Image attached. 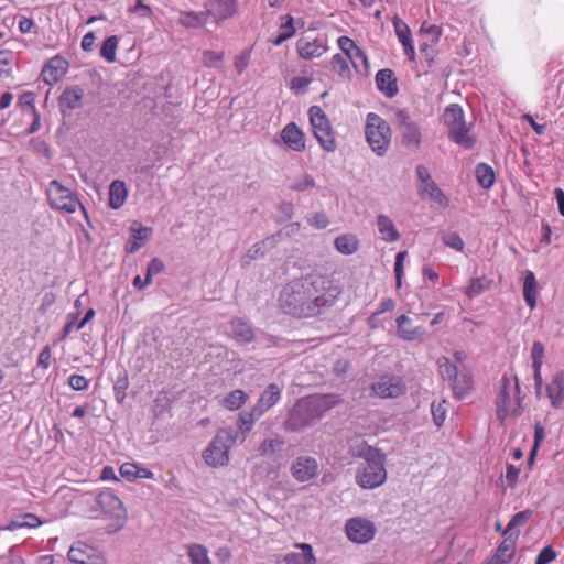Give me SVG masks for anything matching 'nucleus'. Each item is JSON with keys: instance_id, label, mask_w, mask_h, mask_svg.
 <instances>
[{"instance_id": "23", "label": "nucleus", "mask_w": 564, "mask_h": 564, "mask_svg": "<svg viewBox=\"0 0 564 564\" xmlns=\"http://www.w3.org/2000/svg\"><path fill=\"white\" fill-rule=\"evenodd\" d=\"M281 139L295 152H302L305 150L304 133L295 122H290L282 129Z\"/></svg>"}, {"instance_id": "61", "label": "nucleus", "mask_w": 564, "mask_h": 564, "mask_svg": "<svg viewBox=\"0 0 564 564\" xmlns=\"http://www.w3.org/2000/svg\"><path fill=\"white\" fill-rule=\"evenodd\" d=\"M51 348L50 346H45L37 357V365L42 367L44 370L48 369L51 366Z\"/></svg>"}, {"instance_id": "54", "label": "nucleus", "mask_w": 564, "mask_h": 564, "mask_svg": "<svg viewBox=\"0 0 564 564\" xmlns=\"http://www.w3.org/2000/svg\"><path fill=\"white\" fill-rule=\"evenodd\" d=\"M338 47L343 52V56L349 57L350 54L356 50L357 45L354 40L348 36H340L337 40Z\"/></svg>"}, {"instance_id": "16", "label": "nucleus", "mask_w": 564, "mask_h": 564, "mask_svg": "<svg viewBox=\"0 0 564 564\" xmlns=\"http://www.w3.org/2000/svg\"><path fill=\"white\" fill-rule=\"evenodd\" d=\"M208 19L217 24L232 18L237 13V0H209L204 4Z\"/></svg>"}, {"instance_id": "60", "label": "nucleus", "mask_w": 564, "mask_h": 564, "mask_svg": "<svg viewBox=\"0 0 564 564\" xmlns=\"http://www.w3.org/2000/svg\"><path fill=\"white\" fill-rule=\"evenodd\" d=\"M122 477L127 479H135L138 473V465L134 463H124L119 469Z\"/></svg>"}, {"instance_id": "49", "label": "nucleus", "mask_w": 564, "mask_h": 564, "mask_svg": "<svg viewBox=\"0 0 564 564\" xmlns=\"http://www.w3.org/2000/svg\"><path fill=\"white\" fill-rule=\"evenodd\" d=\"M284 445V440L281 437L264 440L258 447V452L261 456L273 454L278 447Z\"/></svg>"}, {"instance_id": "58", "label": "nucleus", "mask_w": 564, "mask_h": 564, "mask_svg": "<svg viewBox=\"0 0 564 564\" xmlns=\"http://www.w3.org/2000/svg\"><path fill=\"white\" fill-rule=\"evenodd\" d=\"M519 475H520V469L517 466H514L512 464L507 465L506 480H507V484L509 487L516 486V484L518 482V479H519Z\"/></svg>"}, {"instance_id": "3", "label": "nucleus", "mask_w": 564, "mask_h": 564, "mask_svg": "<svg viewBox=\"0 0 564 564\" xmlns=\"http://www.w3.org/2000/svg\"><path fill=\"white\" fill-rule=\"evenodd\" d=\"M360 456L365 458L367 464L357 474V484L366 489H373L382 485L387 479L386 455L381 451L364 443Z\"/></svg>"}, {"instance_id": "44", "label": "nucleus", "mask_w": 564, "mask_h": 564, "mask_svg": "<svg viewBox=\"0 0 564 564\" xmlns=\"http://www.w3.org/2000/svg\"><path fill=\"white\" fill-rule=\"evenodd\" d=\"M118 44L119 39L116 35L107 37L101 45L100 56L108 63H115Z\"/></svg>"}, {"instance_id": "34", "label": "nucleus", "mask_w": 564, "mask_h": 564, "mask_svg": "<svg viewBox=\"0 0 564 564\" xmlns=\"http://www.w3.org/2000/svg\"><path fill=\"white\" fill-rule=\"evenodd\" d=\"M377 226L382 240L387 242H394L400 238L394 223L388 216L379 215L377 218Z\"/></svg>"}, {"instance_id": "64", "label": "nucleus", "mask_w": 564, "mask_h": 564, "mask_svg": "<svg viewBox=\"0 0 564 564\" xmlns=\"http://www.w3.org/2000/svg\"><path fill=\"white\" fill-rule=\"evenodd\" d=\"M545 437V430L540 422L534 424V449L539 451L541 444L543 443Z\"/></svg>"}, {"instance_id": "24", "label": "nucleus", "mask_w": 564, "mask_h": 564, "mask_svg": "<svg viewBox=\"0 0 564 564\" xmlns=\"http://www.w3.org/2000/svg\"><path fill=\"white\" fill-rule=\"evenodd\" d=\"M295 549H299L300 552H290L284 555L285 564H318L311 544L296 543Z\"/></svg>"}, {"instance_id": "29", "label": "nucleus", "mask_w": 564, "mask_h": 564, "mask_svg": "<svg viewBox=\"0 0 564 564\" xmlns=\"http://www.w3.org/2000/svg\"><path fill=\"white\" fill-rule=\"evenodd\" d=\"M151 232H152L151 228L143 227V226L134 223L133 226L131 227L130 238L126 245V251L128 253L137 252L139 249H141L144 246V243L149 239Z\"/></svg>"}, {"instance_id": "15", "label": "nucleus", "mask_w": 564, "mask_h": 564, "mask_svg": "<svg viewBox=\"0 0 564 564\" xmlns=\"http://www.w3.org/2000/svg\"><path fill=\"white\" fill-rule=\"evenodd\" d=\"M97 503L104 513L116 518L119 527L123 525L126 511L122 501L111 490L101 491L97 497Z\"/></svg>"}, {"instance_id": "17", "label": "nucleus", "mask_w": 564, "mask_h": 564, "mask_svg": "<svg viewBox=\"0 0 564 564\" xmlns=\"http://www.w3.org/2000/svg\"><path fill=\"white\" fill-rule=\"evenodd\" d=\"M291 474L299 482L314 479L318 474V463L311 456H299L291 466Z\"/></svg>"}, {"instance_id": "27", "label": "nucleus", "mask_w": 564, "mask_h": 564, "mask_svg": "<svg viewBox=\"0 0 564 564\" xmlns=\"http://www.w3.org/2000/svg\"><path fill=\"white\" fill-rule=\"evenodd\" d=\"M231 337L240 344H249L254 339V332L250 324L240 317H235L229 322Z\"/></svg>"}, {"instance_id": "1", "label": "nucleus", "mask_w": 564, "mask_h": 564, "mask_svg": "<svg viewBox=\"0 0 564 564\" xmlns=\"http://www.w3.org/2000/svg\"><path fill=\"white\" fill-rule=\"evenodd\" d=\"M341 290L327 275L308 274L288 283L279 297L281 310L296 318L315 317L330 308Z\"/></svg>"}, {"instance_id": "45", "label": "nucleus", "mask_w": 564, "mask_h": 564, "mask_svg": "<svg viewBox=\"0 0 564 564\" xmlns=\"http://www.w3.org/2000/svg\"><path fill=\"white\" fill-rule=\"evenodd\" d=\"M448 410V403L446 400L433 401L431 403V413L433 422L437 427L443 426Z\"/></svg>"}, {"instance_id": "22", "label": "nucleus", "mask_w": 564, "mask_h": 564, "mask_svg": "<svg viewBox=\"0 0 564 564\" xmlns=\"http://www.w3.org/2000/svg\"><path fill=\"white\" fill-rule=\"evenodd\" d=\"M545 391L552 408H564V371L553 376L552 380L546 384Z\"/></svg>"}, {"instance_id": "62", "label": "nucleus", "mask_w": 564, "mask_h": 564, "mask_svg": "<svg viewBox=\"0 0 564 564\" xmlns=\"http://www.w3.org/2000/svg\"><path fill=\"white\" fill-rule=\"evenodd\" d=\"M310 83L311 79L307 77L295 76L292 78L290 86L292 90L299 93L303 91L310 85Z\"/></svg>"}, {"instance_id": "56", "label": "nucleus", "mask_w": 564, "mask_h": 564, "mask_svg": "<svg viewBox=\"0 0 564 564\" xmlns=\"http://www.w3.org/2000/svg\"><path fill=\"white\" fill-rule=\"evenodd\" d=\"M308 224L316 229H324L328 226V217L324 213H316L307 219Z\"/></svg>"}, {"instance_id": "40", "label": "nucleus", "mask_w": 564, "mask_h": 564, "mask_svg": "<svg viewBox=\"0 0 564 564\" xmlns=\"http://www.w3.org/2000/svg\"><path fill=\"white\" fill-rule=\"evenodd\" d=\"M248 400V394L240 390L236 389L229 392L221 401V404L225 409L229 411L239 410Z\"/></svg>"}, {"instance_id": "42", "label": "nucleus", "mask_w": 564, "mask_h": 564, "mask_svg": "<svg viewBox=\"0 0 564 564\" xmlns=\"http://www.w3.org/2000/svg\"><path fill=\"white\" fill-rule=\"evenodd\" d=\"M350 64V59L341 54H335L330 61L332 69L343 79L351 78Z\"/></svg>"}, {"instance_id": "43", "label": "nucleus", "mask_w": 564, "mask_h": 564, "mask_svg": "<svg viewBox=\"0 0 564 564\" xmlns=\"http://www.w3.org/2000/svg\"><path fill=\"white\" fill-rule=\"evenodd\" d=\"M476 177L479 185L486 189L492 187L496 181L494 169L486 163H479L476 166Z\"/></svg>"}, {"instance_id": "21", "label": "nucleus", "mask_w": 564, "mask_h": 564, "mask_svg": "<svg viewBox=\"0 0 564 564\" xmlns=\"http://www.w3.org/2000/svg\"><path fill=\"white\" fill-rule=\"evenodd\" d=\"M395 34L403 46L405 56L411 61H415V48L412 40V34L409 25L403 22L399 17L392 20Z\"/></svg>"}, {"instance_id": "59", "label": "nucleus", "mask_w": 564, "mask_h": 564, "mask_svg": "<svg viewBox=\"0 0 564 564\" xmlns=\"http://www.w3.org/2000/svg\"><path fill=\"white\" fill-rule=\"evenodd\" d=\"M135 6L131 7L129 11L131 13H140L141 17L149 18L152 15V9L150 6L144 4L143 0H135Z\"/></svg>"}, {"instance_id": "52", "label": "nucleus", "mask_w": 564, "mask_h": 564, "mask_svg": "<svg viewBox=\"0 0 564 564\" xmlns=\"http://www.w3.org/2000/svg\"><path fill=\"white\" fill-rule=\"evenodd\" d=\"M442 240L444 245L456 251L462 252L464 250L465 243L457 232H445L442 236Z\"/></svg>"}, {"instance_id": "41", "label": "nucleus", "mask_w": 564, "mask_h": 564, "mask_svg": "<svg viewBox=\"0 0 564 564\" xmlns=\"http://www.w3.org/2000/svg\"><path fill=\"white\" fill-rule=\"evenodd\" d=\"M263 414L252 406L249 411H243L239 414L237 426L241 432H250L254 425V423L262 416Z\"/></svg>"}, {"instance_id": "50", "label": "nucleus", "mask_w": 564, "mask_h": 564, "mask_svg": "<svg viewBox=\"0 0 564 564\" xmlns=\"http://www.w3.org/2000/svg\"><path fill=\"white\" fill-rule=\"evenodd\" d=\"M225 57L224 52H216L212 50H207L203 52V64L206 67H218L221 65Z\"/></svg>"}, {"instance_id": "48", "label": "nucleus", "mask_w": 564, "mask_h": 564, "mask_svg": "<svg viewBox=\"0 0 564 564\" xmlns=\"http://www.w3.org/2000/svg\"><path fill=\"white\" fill-rule=\"evenodd\" d=\"M13 53L10 50L0 51V77H8L12 72Z\"/></svg>"}, {"instance_id": "36", "label": "nucleus", "mask_w": 564, "mask_h": 564, "mask_svg": "<svg viewBox=\"0 0 564 564\" xmlns=\"http://www.w3.org/2000/svg\"><path fill=\"white\" fill-rule=\"evenodd\" d=\"M334 246L339 253L350 256L359 249V240L352 234H343L336 237Z\"/></svg>"}, {"instance_id": "4", "label": "nucleus", "mask_w": 564, "mask_h": 564, "mask_svg": "<svg viewBox=\"0 0 564 564\" xmlns=\"http://www.w3.org/2000/svg\"><path fill=\"white\" fill-rule=\"evenodd\" d=\"M520 387L518 379L512 383L511 378L506 375L499 381V387L495 400L496 417L501 425L509 416H519L522 413Z\"/></svg>"}, {"instance_id": "51", "label": "nucleus", "mask_w": 564, "mask_h": 564, "mask_svg": "<svg viewBox=\"0 0 564 564\" xmlns=\"http://www.w3.org/2000/svg\"><path fill=\"white\" fill-rule=\"evenodd\" d=\"M252 48L243 50L235 57V69L238 75H241L250 64Z\"/></svg>"}, {"instance_id": "19", "label": "nucleus", "mask_w": 564, "mask_h": 564, "mask_svg": "<svg viewBox=\"0 0 564 564\" xmlns=\"http://www.w3.org/2000/svg\"><path fill=\"white\" fill-rule=\"evenodd\" d=\"M68 62L62 56L52 57L43 67L42 76L43 80L53 85L59 82L68 70Z\"/></svg>"}, {"instance_id": "14", "label": "nucleus", "mask_w": 564, "mask_h": 564, "mask_svg": "<svg viewBox=\"0 0 564 564\" xmlns=\"http://www.w3.org/2000/svg\"><path fill=\"white\" fill-rule=\"evenodd\" d=\"M347 538L355 543H367L371 541L376 534L375 524L362 518L349 519L345 527Z\"/></svg>"}, {"instance_id": "30", "label": "nucleus", "mask_w": 564, "mask_h": 564, "mask_svg": "<svg viewBox=\"0 0 564 564\" xmlns=\"http://www.w3.org/2000/svg\"><path fill=\"white\" fill-rule=\"evenodd\" d=\"M84 90L78 86L66 88L59 97L63 109L74 110L83 106Z\"/></svg>"}, {"instance_id": "12", "label": "nucleus", "mask_w": 564, "mask_h": 564, "mask_svg": "<svg viewBox=\"0 0 564 564\" xmlns=\"http://www.w3.org/2000/svg\"><path fill=\"white\" fill-rule=\"evenodd\" d=\"M402 144L408 149L417 150L422 142V132L416 122L412 121L405 110L397 112Z\"/></svg>"}, {"instance_id": "57", "label": "nucleus", "mask_w": 564, "mask_h": 564, "mask_svg": "<svg viewBox=\"0 0 564 564\" xmlns=\"http://www.w3.org/2000/svg\"><path fill=\"white\" fill-rule=\"evenodd\" d=\"M556 557V552L551 546H545L539 553L535 564H549Z\"/></svg>"}, {"instance_id": "9", "label": "nucleus", "mask_w": 564, "mask_h": 564, "mask_svg": "<svg viewBox=\"0 0 564 564\" xmlns=\"http://www.w3.org/2000/svg\"><path fill=\"white\" fill-rule=\"evenodd\" d=\"M437 366L442 378L451 382L455 398L463 399L473 390V377L467 371L459 372L449 358H438Z\"/></svg>"}, {"instance_id": "13", "label": "nucleus", "mask_w": 564, "mask_h": 564, "mask_svg": "<svg viewBox=\"0 0 564 564\" xmlns=\"http://www.w3.org/2000/svg\"><path fill=\"white\" fill-rule=\"evenodd\" d=\"M328 50L325 37L302 34L296 42V52L305 61H312L324 55Z\"/></svg>"}, {"instance_id": "46", "label": "nucleus", "mask_w": 564, "mask_h": 564, "mask_svg": "<svg viewBox=\"0 0 564 564\" xmlns=\"http://www.w3.org/2000/svg\"><path fill=\"white\" fill-rule=\"evenodd\" d=\"M532 517L531 510H523L516 513L509 521L507 528L503 530L502 534L507 535L508 533H514L513 529L520 525L525 524Z\"/></svg>"}, {"instance_id": "55", "label": "nucleus", "mask_w": 564, "mask_h": 564, "mask_svg": "<svg viewBox=\"0 0 564 564\" xmlns=\"http://www.w3.org/2000/svg\"><path fill=\"white\" fill-rule=\"evenodd\" d=\"M68 386L75 391H84L88 388V380L82 375H72L68 378Z\"/></svg>"}, {"instance_id": "63", "label": "nucleus", "mask_w": 564, "mask_h": 564, "mask_svg": "<svg viewBox=\"0 0 564 564\" xmlns=\"http://www.w3.org/2000/svg\"><path fill=\"white\" fill-rule=\"evenodd\" d=\"M354 65L355 68L358 67V62L362 63L365 66L368 65V58L366 54L362 52L360 47H356V50L348 57Z\"/></svg>"}, {"instance_id": "33", "label": "nucleus", "mask_w": 564, "mask_h": 564, "mask_svg": "<svg viewBox=\"0 0 564 564\" xmlns=\"http://www.w3.org/2000/svg\"><path fill=\"white\" fill-rule=\"evenodd\" d=\"M128 197V188L123 181L116 180L109 186V206L112 209L120 208Z\"/></svg>"}, {"instance_id": "31", "label": "nucleus", "mask_w": 564, "mask_h": 564, "mask_svg": "<svg viewBox=\"0 0 564 564\" xmlns=\"http://www.w3.org/2000/svg\"><path fill=\"white\" fill-rule=\"evenodd\" d=\"M538 288L535 274L532 271H525L523 274V297L531 310L536 306Z\"/></svg>"}, {"instance_id": "32", "label": "nucleus", "mask_w": 564, "mask_h": 564, "mask_svg": "<svg viewBox=\"0 0 564 564\" xmlns=\"http://www.w3.org/2000/svg\"><path fill=\"white\" fill-rule=\"evenodd\" d=\"M208 21V13L204 11H180L178 23L186 29L203 28Z\"/></svg>"}, {"instance_id": "35", "label": "nucleus", "mask_w": 564, "mask_h": 564, "mask_svg": "<svg viewBox=\"0 0 564 564\" xmlns=\"http://www.w3.org/2000/svg\"><path fill=\"white\" fill-rule=\"evenodd\" d=\"M420 195L422 198H429L433 200L441 207H446L448 205V198L434 181H427V183L422 185Z\"/></svg>"}, {"instance_id": "7", "label": "nucleus", "mask_w": 564, "mask_h": 564, "mask_svg": "<svg viewBox=\"0 0 564 564\" xmlns=\"http://www.w3.org/2000/svg\"><path fill=\"white\" fill-rule=\"evenodd\" d=\"M443 121L448 129V137L452 141L464 149H471L474 147L475 138L469 135V129L465 122L462 107L456 104L447 106L443 113Z\"/></svg>"}, {"instance_id": "20", "label": "nucleus", "mask_w": 564, "mask_h": 564, "mask_svg": "<svg viewBox=\"0 0 564 564\" xmlns=\"http://www.w3.org/2000/svg\"><path fill=\"white\" fill-rule=\"evenodd\" d=\"M397 335L405 341H413L421 338L425 334L422 325H414L413 321L406 315H400L395 319Z\"/></svg>"}, {"instance_id": "8", "label": "nucleus", "mask_w": 564, "mask_h": 564, "mask_svg": "<svg viewBox=\"0 0 564 564\" xmlns=\"http://www.w3.org/2000/svg\"><path fill=\"white\" fill-rule=\"evenodd\" d=\"M308 117L313 134L321 148L334 152L337 148L336 134L324 110L319 106H312Z\"/></svg>"}, {"instance_id": "37", "label": "nucleus", "mask_w": 564, "mask_h": 564, "mask_svg": "<svg viewBox=\"0 0 564 564\" xmlns=\"http://www.w3.org/2000/svg\"><path fill=\"white\" fill-rule=\"evenodd\" d=\"M186 554L191 564H213L209 552L206 546L199 543H189L186 545Z\"/></svg>"}, {"instance_id": "10", "label": "nucleus", "mask_w": 564, "mask_h": 564, "mask_svg": "<svg viewBox=\"0 0 564 564\" xmlns=\"http://www.w3.org/2000/svg\"><path fill=\"white\" fill-rule=\"evenodd\" d=\"M46 195L51 207L54 209L73 214L80 207L86 214V209L80 204L77 195L56 180L50 182Z\"/></svg>"}, {"instance_id": "18", "label": "nucleus", "mask_w": 564, "mask_h": 564, "mask_svg": "<svg viewBox=\"0 0 564 564\" xmlns=\"http://www.w3.org/2000/svg\"><path fill=\"white\" fill-rule=\"evenodd\" d=\"M373 392L380 398H398L405 391V386L399 377H381L372 384Z\"/></svg>"}, {"instance_id": "2", "label": "nucleus", "mask_w": 564, "mask_h": 564, "mask_svg": "<svg viewBox=\"0 0 564 564\" xmlns=\"http://www.w3.org/2000/svg\"><path fill=\"white\" fill-rule=\"evenodd\" d=\"M340 402L336 394H313L299 399L288 412L284 429L300 432L315 424Z\"/></svg>"}, {"instance_id": "53", "label": "nucleus", "mask_w": 564, "mask_h": 564, "mask_svg": "<svg viewBox=\"0 0 564 564\" xmlns=\"http://www.w3.org/2000/svg\"><path fill=\"white\" fill-rule=\"evenodd\" d=\"M163 270L164 263L159 258H153L147 268L145 284H151L153 275L161 273Z\"/></svg>"}, {"instance_id": "26", "label": "nucleus", "mask_w": 564, "mask_h": 564, "mask_svg": "<svg viewBox=\"0 0 564 564\" xmlns=\"http://www.w3.org/2000/svg\"><path fill=\"white\" fill-rule=\"evenodd\" d=\"M376 84L378 89L389 98L394 97L398 94V83L394 73L389 69H380L376 75Z\"/></svg>"}, {"instance_id": "28", "label": "nucleus", "mask_w": 564, "mask_h": 564, "mask_svg": "<svg viewBox=\"0 0 564 564\" xmlns=\"http://www.w3.org/2000/svg\"><path fill=\"white\" fill-rule=\"evenodd\" d=\"M545 355V347L541 341H534L531 349V360L533 368V378L535 383V389L539 391L542 388L543 379H542V366Z\"/></svg>"}, {"instance_id": "38", "label": "nucleus", "mask_w": 564, "mask_h": 564, "mask_svg": "<svg viewBox=\"0 0 564 564\" xmlns=\"http://www.w3.org/2000/svg\"><path fill=\"white\" fill-rule=\"evenodd\" d=\"M519 533H508L505 535L503 541L499 544L495 555L500 558H508V563L514 555Z\"/></svg>"}, {"instance_id": "5", "label": "nucleus", "mask_w": 564, "mask_h": 564, "mask_svg": "<svg viewBox=\"0 0 564 564\" xmlns=\"http://www.w3.org/2000/svg\"><path fill=\"white\" fill-rule=\"evenodd\" d=\"M365 137L370 149L379 156L390 148L392 131L389 123L378 113L369 112L365 123Z\"/></svg>"}, {"instance_id": "11", "label": "nucleus", "mask_w": 564, "mask_h": 564, "mask_svg": "<svg viewBox=\"0 0 564 564\" xmlns=\"http://www.w3.org/2000/svg\"><path fill=\"white\" fill-rule=\"evenodd\" d=\"M67 555L75 564H106L102 551L82 541L75 542Z\"/></svg>"}, {"instance_id": "39", "label": "nucleus", "mask_w": 564, "mask_h": 564, "mask_svg": "<svg viewBox=\"0 0 564 564\" xmlns=\"http://www.w3.org/2000/svg\"><path fill=\"white\" fill-rule=\"evenodd\" d=\"M42 524V521L40 518L34 513H23L19 516L17 519L12 520L8 525L7 529L10 531H14L22 528H37Z\"/></svg>"}, {"instance_id": "6", "label": "nucleus", "mask_w": 564, "mask_h": 564, "mask_svg": "<svg viewBox=\"0 0 564 564\" xmlns=\"http://www.w3.org/2000/svg\"><path fill=\"white\" fill-rule=\"evenodd\" d=\"M237 435L231 427L220 429L203 453L204 460L212 467L226 466L229 452L236 443Z\"/></svg>"}, {"instance_id": "25", "label": "nucleus", "mask_w": 564, "mask_h": 564, "mask_svg": "<svg viewBox=\"0 0 564 564\" xmlns=\"http://www.w3.org/2000/svg\"><path fill=\"white\" fill-rule=\"evenodd\" d=\"M282 390L276 383H270L260 394L257 403L253 405L262 414L268 412L281 399Z\"/></svg>"}, {"instance_id": "47", "label": "nucleus", "mask_w": 564, "mask_h": 564, "mask_svg": "<svg viewBox=\"0 0 564 564\" xmlns=\"http://www.w3.org/2000/svg\"><path fill=\"white\" fill-rule=\"evenodd\" d=\"M438 39H433L431 43H421L419 51L421 56L426 61L429 66H432L436 57V44Z\"/></svg>"}]
</instances>
